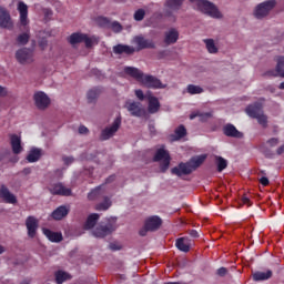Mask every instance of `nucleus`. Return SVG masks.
<instances>
[{"label": "nucleus", "mask_w": 284, "mask_h": 284, "mask_svg": "<svg viewBox=\"0 0 284 284\" xmlns=\"http://www.w3.org/2000/svg\"><path fill=\"white\" fill-rule=\"evenodd\" d=\"M135 97L139 99V101H145V94L143 93V90L139 89L135 90Z\"/></svg>", "instance_id": "obj_49"}, {"label": "nucleus", "mask_w": 284, "mask_h": 284, "mask_svg": "<svg viewBox=\"0 0 284 284\" xmlns=\"http://www.w3.org/2000/svg\"><path fill=\"white\" fill-rule=\"evenodd\" d=\"M179 41V31L174 28L164 33L165 45H174Z\"/></svg>", "instance_id": "obj_20"}, {"label": "nucleus", "mask_w": 284, "mask_h": 284, "mask_svg": "<svg viewBox=\"0 0 284 284\" xmlns=\"http://www.w3.org/2000/svg\"><path fill=\"white\" fill-rule=\"evenodd\" d=\"M105 194V191L101 189V186L95 187L88 194L89 201H97L98 199H101Z\"/></svg>", "instance_id": "obj_35"}, {"label": "nucleus", "mask_w": 284, "mask_h": 284, "mask_svg": "<svg viewBox=\"0 0 284 284\" xmlns=\"http://www.w3.org/2000/svg\"><path fill=\"white\" fill-rule=\"evenodd\" d=\"M185 0H166L165 6L173 12H179Z\"/></svg>", "instance_id": "obj_33"}, {"label": "nucleus", "mask_w": 284, "mask_h": 284, "mask_svg": "<svg viewBox=\"0 0 284 284\" xmlns=\"http://www.w3.org/2000/svg\"><path fill=\"white\" fill-rule=\"evenodd\" d=\"M114 54H128L131 55L134 52H136V49L134 47H130L128 44H118L113 47Z\"/></svg>", "instance_id": "obj_24"}, {"label": "nucleus", "mask_w": 284, "mask_h": 284, "mask_svg": "<svg viewBox=\"0 0 284 284\" xmlns=\"http://www.w3.org/2000/svg\"><path fill=\"white\" fill-rule=\"evenodd\" d=\"M276 61L277 64L275 71H268V74H271V77H282L284 79V57H277Z\"/></svg>", "instance_id": "obj_26"}, {"label": "nucleus", "mask_w": 284, "mask_h": 284, "mask_svg": "<svg viewBox=\"0 0 284 284\" xmlns=\"http://www.w3.org/2000/svg\"><path fill=\"white\" fill-rule=\"evenodd\" d=\"M21 174H23L24 176H28L29 174H32V169H30V168H24V169L21 171Z\"/></svg>", "instance_id": "obj_58"}, {"label": "nucleus", "mask_w": 284, "mask_h": 284, "mask_svg": "<svg viewBox=\"0 0 284 284\" xmlns=\"http://www.w3.org/2000/svg\"><path fill=\"white\" fill-rule=\"evenodd\" d=\"M63 162L65 165H70L71 163H74V158L65 156L63 158Z\"/></svg>", "instance_id": "obj_57"}, {"label": "nucleus", "mask_w": 284, "mask_h": 284, "mask_svg": "<svg viewBox=\"0 0 284 284\" xmlns=\"http://www.w3.org/2000/svg\"><path fill=\"white\" fill-rule=\"evenodd\" d=\"M148 99V112L149 114H156L159 110H161V102L159 101V98L149 94L146 95Z\"/></svg>", "instance_id": "obj_18"}, {"label": "nucleus", "mask_w": 284, "mask_h": 284, "mask_svg": "<svg viewBox=\"0 0 284 284\" xmlns=\"http://www.w3.org/2000/svg\"><path fill=\"white\" fill-rule=\"evenodd\" d=\"M276 154H278V156H281V154H284V144L277 148Z\"/></svg>", "instance_id": "obj_61"}, {"label": "nucleus", "mask_w": 284, "mask_h": 284, "mask_svg": "<svg viewBox=\"0 0 284 284\" xmlns=\"http://www.w3.org/2000/svg\"><path fill=\"white\" fill-rule=\"evenodd\" d=\"M99 219H101V215L99 213H92L87 217V221L84 222L83 229L84 230H94L97 226V223H99Z\"/></svg>", "instance_id": "obj_25"}, {"label": "nucleus", "mask_w": 284, "mask_h": 284, "mask_svg": "<svg viewBox=\"0 0 284 284\" xmlns=\"http://www.w3.org/2000/svg\"><path fill=\"white\" fill-rule=\"evenodd\" d=\"M29 41H30L29 33H22V34L18 36V38H17V43H19V45H28Z\"/></svg>", "instance_id": "obj_42"}, {"label": "nucleus", "mask_w": 284, "mask_h": 284, "mask_svg": "<svg viewBox=\"0 0 284 284\" xmlns=\"http://www.w3.org/2000/svg\"><path fill=\"white\" fill-rule=\"evenodd\" d=\"M67 214H70V209H67L65 206H59L52 212L51 216L54 221H61L62 219H65Z\"/></svg>", "instance_id": "obj_30"}, {"label": "nucleus", "mask_w": 284, "mask_h": 284, "mask_svg": "<svg viewBox=\"0 0 284 284\" xmlns=\"http://www.w3.org/2000/svg\"><path fill=\"white\" fill-rule=\"evenodd\" d=\"M68 278H70V275L63 271H58L55 273V282L58 284H63L65 283V281H68Z\"/></svg>", "instance_id": "obj_40"}, {"label": "nucleus", "mask_w": 284, "mask_h": 284, "mask_svg": "<svg viewBox=\"0 0 284 284\" xmlns=\"http://www.w3.org/2000/svg\"><path fill=\"white\" fill-rule=\"evenodd\" d=\"M109 247H110V250H112V252H116L122 248L121 244H118V243H111V244H109Z\"/></svg>", "instance_id": "obj_52"}, {"label": "nucleus", "mask_w": 284, "mask_h": 284, "mask_svg": "<svg viewBox=\"0 0 284 284\" xmlns=\"http://www.w3.org/2000/svg\"><path fill=\"white\" fill-rule=\"evenodd\" d=\"M6 94H8L6 89L3 87H0V97H6Z\"/></svg>", "instance_id": "obj_62"}, {"label": "nucleus", "mask_w": 284, "mask_h": 284, "mask_svg": "<svg viewBox=\"0 0 284 284\" xmlns=\"http://www.w3.org/2000/svg\"><path fill=\"white\" fill-rule=\"evenodd\" d=\"M33 101L38 110H48V108H50V97H48V94H45L43 91L36 92L33 94Z\"/></svg>", "instance_id": "obj_10"}, {"label": "nucleus", "mask_w": 284, "mask_h": 284, "mask_svg": "<svg viewBox=\"0 0 284 284\" xmlns=\"http://www.w3.org/2000/svg\"><path fill=\"white\" fill-rule=\"evenodd\" d=\"M199 114H200V112L192 113V114L190 115V119H191V120H194V119H196V116H199Z\"/></svg>", "instance_id": "obj_63"}, {"label": "nucleus", "mask_w": 284, "mask_h": 284, "mask_svg": "<svg viewBox=\"0 0 284 284\" xmlns=\"http://www.w3.org/2000/svg\"><path fill=\"white\" fill-rule=\"evenodd\" d=\"M133 43H135V45H138V52H140V50H154L156 48V44L154 43V41L150 40V39H145V37L143 36H135L133 38Z\"/></svg>", "instance_id": "obj_12"}, {"label": "nucleus", "mask_w": 284, "mask_h": 284, "mask_svg": "<svg viewBox=\"0 0 284 284\" xmlns=\"http://www.w3.org/2000/svg\"><path fill=\"white\" fill-rule=\"evenodd\" d=\"M193 3L194 8L206 14L207 17H212V19H223V13L219 10V7L211 2L210 0H190Z\"/></svg>", "instance_id": "obj_3"}, {"label": "nucleus", "mask_w": 284, "mask_h": 284, "mask_svg": "<svg viewBox=\"0 0 284 284\" xmlns=\"http://www.w3.org/2000/svg\"><path fill=\"white\" fill-rule=\"evenodd\" d=\"M255 119L257 120L258 124L262 125V128H267V115H265V113L257 115Z\"/></svg>", "instance_id": "obj_44"}, {"label": "nucleus", "mask_w": 284, "mask_h": 284, "mask_svg": "<svg viewBox=\"0 0 284 284\" xmlns=\"http://www.w3.org/2000/svg\"><path fill=\"white\" fill-rule=\"evenodd\" d=\"M124 73L132 77V79H135V81H139V83H142L144 88H150L152 90H163L168 88V85L163 84L159 78L154 75H145L143 71L134 67H125Z\"/></svg>", "instance_id": "obj_1"}, {"label": "nucleus", "mask_w": 284, "mask_h": 284, "mask_svg": "<svg viewBox=\"0 0 284 284\" xmlns=\"http://www.w3.org/2000/svg\"><path fill=\"white\" fill-rule=\"evenodd\" d=\"M83 39H85V33L75 32L69 37L68 41L71 45H77V43H83Z\"/></svg>", "instance_id": "obj_34"}, {"label": "nucleus", "mask_w": 284, "mask_h": 284, "mask_svg": "<svg viewBox=\"0 0 284 284\" xmlns=\"http://www.w3.org/2000/svg\"><path fill=\"white\" fill-rule=\"evenodd\" d=\"M43 156V150L38 149V148H32L29 151V154L27 155V161L29 163H37Z\"/></svg>", "instance_id": "obj_27"}, {"label": "nucleus", "mask_w": 284, "mask_h": 284, "mask_svg": "<svg viewBox=\"0 0 284 284\" xmlns=\"http://www.w3.org/2000/svg\"><path fill=\"white\" fill-rule=\"evenodd\" d=\"M112 181H114V175L109 176V178L105 180V183H112Z\"/></svg>", "instance_id": "obj_64"}, {"label": "nucleus", "mask_w": 284, "mask_h": 284, "mask_svg": "<svg viewBox=\"0 0 284 284\" xmlns=\"http://www.w3.org/2000/svg\"><path fill=\"white\" fill-rule=\"evenodd\" d=\"M38 45L41 50H45L48 48V40L45 38H42L39 42Z\"/></svg>", "instance_id": "obj_50"}, {"label": "nucleus", "mask_w": 284, "mask_h": 284, "mask_svg": "<svg viewBox=\"0 0 284 284\" xmlns=\"http://www.w3.org/2000/svg\"><path fill=\"white\" fill-rule=\"evenodd\" d=\"M216 274L217 276H225L227 274V268L225 267H220L217 271H216Z\"/></svg>", "instance_id": "obj_54"}, {"label": "nucleus", "mask_w": 284, "mask_h": 284, "mask_svg": "<svg viewBox=\"0 0 284 284\" xmlns=\"http://www.w3.org/2000/svg\"><path fill=\"white\" fill-rule=\"evenodd\" d=\"M245 112H246V114H248L251 116V119H256V118H258L260 115H262L264 113L263 112V104L255 103V104L248 105L245 109Z\"/></svg>", "instance_id": "obj_21"}, {"label": "nucleus", "mask_w": 284, "mask_h": 284, "mask_svg": "<svg viewBox=\"0 0 284 284\" xmlns=\"http://www.w3.org/2000/svg\"><path fill=\"white\" fill-rule=\"evenodd\" d=\"M274 8H276V0H266L255 7L253 14L255 19H265L266 17H270V13Z\"/></svg>", "instance_id": "obj_6"}, {"label": "nucleus", "mask_w": 284, "mask_h": 284, "mask_svg": "<svg viewBox=\"0 0 284 284\" xmlns=\"http://www.w3.org/2000/svg\"><path fill=\"white\" fill-rule=\"evenodd\" d=\"M43 234L51 241L52 243H61L63 241V235L59 232H53L50 229H43Z\"/></svg>", "instance_id": "obj_29"}, {"label": "nucleus", "mask_w": 284, "mask_h": 284, "mask_svg": "<svg viewBox=\"0 0 284 284\" xmlns=\"http://www.w3.org/2000/svg\"><path fill=\"white\" fill-rule=\"evenodd\" d=\"M119 224H116V217H109L105 222L99 223L95 229L92 231V235L95 239H105L110 236L113 232H116Z\"/></svg>", "instance_id": "obj_4"}, {"label": "nucleus", "mask_w": 284, "mask_h": 284, "mask_svg": "<svg viewBox=\"0 0 284 284\" xmlns=\"http://www.w3.org/2000/svg\"><path fill=\"white\" fill-rule=\"evenodd\" d=\"M83 43L85 44V48H88V49L94 48V45H99V38H97L94 36L89 37L88 34L84 33Z\"/></svg>", "instance_id": "obj_37"}, {"label": "nucleus", "mask_w": 284, "mask_h": 284, "mask_svg": "<svg viewBox=\"0 0 284 284\" xmlns=\"http://www.w3.org/2000/svg\"><path fill=\"white\" fill-rule=\"evenodd\" d=\"M207 155H200L192 158L189 162H181L178 166L171 169V174L175 176H187L192 174L197 168L205 163Z\"/></svg>", "instance_id": "obj_2"}, {"label": "nucleus", "mask_w": 284, "mask_h": 284, "mask_svg": "<svg viewBox=\"0 0 284 284\" xmlns=\"http://www.w3.org/2000/svg\"><path fill=\"white\" fill-rule=\"evenodd\" d=\"M0 199H2L4 203H10L11 205H16L17 203V195L12 194L6 184H1L0 186Z\"/></svg>", "instance_id": "obj_14"}, {"label": "nucleus", "mask_w": 284, "mask_h": 284, "mask_svg": "<svg viewBox=\"0 0 284 284\" xmlns=\"http://www.w3.org/2000/svg\"><path fill=\"white\" fill-rule=\"evenodd\" d=\"M199 119L202 123H205L212 119V112L201 113L199 114Z\"/></svg>", "instance_id": "obj_46"}, {"label": "nucleus", "mask_w": 284, "mask_h": 284, "mask_svg": "<svg viewBox=\"0 0 284 284\" xmlns=\"http://www.w3.org/2000/svg\"><path fill=\"white\" fill-rule=\"evenodd\" d=\"M223 135L231 139H243V132L236 130V126L232 123H227L222 129Z\"/></svg>", "instance_id": "obj_16"}, {"label": "nucleus", "mask_w": 284, "mask_h": 284, "mask_svg": "<svg viewBox=\"0 0 284 284\" xmlns=\"http://www.w3.org/2000/svg\"><path fill=\"white\" fill-rule=\"evenodd\" d=\"M110 207H112V200H110L108 196H104L103 202L98 203L94 210H97V212H106V210H110Z\"/></svg>", "instance_id": "obj_32"}, {"label": "nucleus", "mask_w": 284, "mask_h": 284, "mask_svg": "<svg viewBox=\"0 0 284 284\" xmlns=\"http://www.w3.org/2000/svg\"><path fill=\"white\" fill-rule=\"evenodd\" d=\"M26 227L28 230V236L34 239V236H37V230H39V220L32 215L28 216Z\"/></svg>", "instance_id": "obj_13"}, {"label": "nucleus", "mask_w": 284, "mask_h": 284, "mask_svg": "<svg viewBox=\"0 0 284 284\" xmlns=\"http://www.w3.org/2000/svg\"><path fill=\"white\" fill-rule=\"evenodd\" d=\"M204 43H205L206 49L210 52V54H216V52H219V48H216L214 40L206 39V40H204Z\"/></svg>", "instance_id": "obj_39"}, {"label": "nucleus", "mask_w": 284, "mask_h": 284, "mask_svg": "<svg viewBox=\"0 0 284 284\" xmlns=\"http://www.w3.org/2000/svg\"><path fill=\"white\" fill-rule=\"evenodd\" d=\"M109 28H111V30H113L116 33L123 30V26H121L119 21L110 22Z\"/></svg>", "instance_id": "obj_43"}, {"label": "nucleus", "mask_w": 284, "mask_h": 284, "mask_svg": "<svg viewBox=\"0 0 284 284\" xmlns=\"http://www.w3.org/2000/svg\"><path fill=\"white\" fill-rule=\"evenodd\" d=\"M175 247L180 250V252H190V247H192V240L189 237H179L175 242Z\"/></svg>", "instance_id": "obj_22"}, {"label": "nucleus", "mask_w": 284, "mask_h": 284, "mask_svg": "<svg viewBox=\"0 0 284 284\" xmlns=\"http://www.w3.org/2000/svg\"><path fill=\"white\" fill-rule=\"evenodd\" d=\"M215 164L217 165V172H223L227 168V160L222 156H215Z\"/></svg>", "instance_id": "obj_38"}, {"label": "nucleus", "mask_w": 284, "mask_h": 284, "mask_svg": "<svg viewBox=\"0 0 284 284\" xmlns=\"http://www.w3.org/2000/svg\"><path fill=\"white\" fill-rule=\"evenodd\" d=\"M10 145L13 154H21L23 152V146L21 145V136L19 135H10Z\"/></svg>", "instance_id": "obj_19"}, {"label": "nucleus", "mask_w": 284, "mask_h": 284, "mask_svg": "<svg viewBox=\"0 0 284 284\" xmlns=\"http://www.w3.org/2000/svg\"><path fill=\"white\" fill-rule=\"evenodd\" d=\"M134 19L135 21H143V19H145V10L139 9L138 11H135Z\"/></svg>", "instance_id": "obj_45"}, {"label": "nucleus", "mask_w": 284, "mask_h": 284, "mask_svg": "<svg viewBox=\"0 0 284 284\" xmlns=\"http://www.w3.org/2000/svg\"><path fill=\"white\" fill-rule=\"evenodd\" d=\"M272 278V271H267L266 273L265 272H255L253 273V281H267Z\"/></svg>", "instance_id": "obj_36"}, {"label": "nucleus", "mask_w": 284, "mask_h": 284, "mask_svg": "<svg viewBox=\"0 0 284 284\" xmlns=\"http://www.w3.org/2000/svg\"><path fill=\"white\" fill-rule=\"evenodd\" d=\"M0 28H7L8 30L12 28L10 12L3 7H0Z\"/></svg>", "instance_id": "obj_17"}, {"label": "nucleus", "mask_w": 284, "mask_h": 284, "mask_svg": "<svg viewBox=\"0 0 284 284\" xmlns=\"http://www.w3.org/2000/svg\"><path fill=\"white\" fill-rule=\"evenodd\" d=\"M16 60L20 65H28L34 61V51L30 48H21L16 51Z\"/></svg>", "instance_id": "obj_8"}, {"label": "nucleus", "mask_w": 284, "mask_h": 284, "mask_svg": "<svg viewBox=\"0 0 284 284\" xmlns=\"http://www.w3.org/2000/svg\"><path fill=\"white\" fill-rule=\"evenodd\" d=\"M242 203L244 205H247V207H252V202L250 201V197H247V196L242 197Z\"/></svg>", "instance_id": "obj_56"}, {"label": "nucleus", "mask_w": 284, "mask_h": 284, "mask_svg": "<svg viewBox=\"0 0 284 284\" xmlns=\"http://www.w3.org/2000/svg\"><path fill=\"white\" fill-rule=\"evenodd\" d=\"M260 183H261V185H263L264 187H267V185H270V180H268L267 178H265V176H262V178L260 179Z\"/></svg>", "instance_id": "obj_55"}, {"label": "nucleus", "mask_w": 284, "mask_h": 284, "mask_svg": "<svg viewBox=\"0 0 284 284\" xmlns=\"http://www.w3.org/2000/svg\"><path fill=\"white\" fill-rule=\"evenodd\" d=\"M49 192H51V194L54 196H72V190L65 187L61 183L53 184L51 187H49Z\"/></svg>", "instance_id": "obj_15"}, {"label": "nucleus", "mask_w": 284, "mask_h": 284, "mask_svg": "<svg viewBox=\"0 0 284 284\" xmlns=\"http://www.w3.org/2000/svg\"><path fill=\"white\" fill-rule=\"evenodd\" d=\"M163 224L161 217L153 215L145 220L144 227L139 231L140 236H148V232H156Z\"/></svg>", "instance_id": "obj_7"}, {"label": "nucleus", "mask_w": 284, "mask_h": 284, "mask_svg": "<svg viewBox=\"0 0 284 284\" xmlns=\"http://www.w3.org/2000/svg\"><path fill=\"white\" fill-rule=\"evenodd\" d=\"M263 154L266 159H273L274 158V152H272L270 149L264 150Z\"/></svg>", "instance_id": "obj_53"}, {"label": "nucleus", "mask_w": 284, "mask_h": 284, "mask_svg": "<svg viewBox=\"0 0 284 284\" xmlns=\"http://www.w3.org/2000/svg\"><path fill=\"white\" fill-rule=\"evenodd\" d=\"M266 143L270 145V148H276V145L280 143V140L278 138H271L266 141Z\"/></svg>", "instance_id": "obj_48"}, {"label": "nucleus", "mask_w": 284, "mask_h": 284, "mask_svg": "<svg viewBox=\"0 0 284 284\" xmlns=\"http://www.w3.org/2000/svg\"><path fill=\"white\" fill-rule=\"evenodd\" d=\"M98 23L99 26H102V28H110V19L105 18V17H99L98 18Z\"/></svg>", "instance_id": "obj_47"}, {"label": "nucleus", "mask_w": 284, "mask_h": 284, "mask_svg": "<svg viewBox=\"0 0 284 284\" xmlns=\"http://www.w3.org/2000/svg\"><path fill=\"white\" fill-rule=\"evenodd\" d=\"M78 132L79 134H90V130L85 125H80Z\"/></svg>", "instance_id": "obj_51"}, {"label": "nucleus", "mask_w": 284, "mask_h": 284, "mask_svg": "<svg viewBox=\"0 0 284 284\" xmlns=\"http://www.w3.org/2000/svg\"><path fill=\"white\" fill-rule=\"evenodd\" d=\"M171 161L172 158L170 156V152L165 150V145L158 149L153 156V162L160 163V172H162V174H165L166 170H170Z\"/></svg>", "instance_id": "obj_5"}, {"label": "nucleus", "mask_w": 284, "mask_h": 284, "mask_svg": "<svg viewBox=\"0 0 284 284\" xmlns=\"http://www.w3.org/2000/svg\"><path fill=\"white\" fill-rule=\"evenodd\" d=\"M189 234L192 239H199V232H196V230L189 231Z\"/></svg>", "instance_id": "obj_59"}, {"label": "nucleus", "mask_w": 284, "mask_h": 284, "mask_svg": "<svg viewBox=\"0 0 284 284\" xmlns=\"http://www.w3.org/2000/svg\"><path fill=\"white\" fill-rule=\"evenodd\" d=\"M124 108L130 112L131 116H145V109H143L141 102L126 101Z\"/></svg>", "instance_id": "obj_11"}, {"label": "nucleus", "mask_w": 284, "mask_h": 284, "mask_svg": "<svg viewBox=\"0 0 284 284\" xmlns=\"http://www.w3.org/2000/svg\"><path fill=\"white\" fill-rule=\"evenodd\" d=\"M18 12H20V23L21 26H28V4L23 1L18 3Z\"/></svg>", "instance_id": "obj_23"}, {"label": "nucleus", "mask_w": 284, "mask_h": 284, "mask_svg": "<svg viewBox=\"0 0 284 284\" xmlns=\"http://www.w3.org/2000/svg\"><path fill=\"white\" fill-rule=\"evenodd\" d=\"M101 92H102V90L99 87H95V88L89 90L87 93L88 102L97 103V99H99V97H101Z\"/></svg>", "instance_id": "obj_31"}, {"label": "nucleus", "mask_w": 284, "mask_h": 284, "mask_svg": "<svg viewBox=\"0 0 284 284\" xmlns=\"http://www.w3.org/2000/svg\"><path fill=\"white\" fill-rule=\"evenodd\" d=\"M119 128H121V118H116L111 126H106L104 130H102L100 141H109V139H112V136L119 132Z\"/></svg>", "instance_id": "obj_9"}, {"label": "nucleus", "mask_w": 284, "mask_h": 284, "mask_svg": "<svg viewBox=\"0 0 284 284\" xmlns=\"http://www.w3.org/2000/svg\"><path fill=\"white\" fill-rule=\"evenodd\" d=\"M187 136V129H185V125L181 124L179 125L174 133L170 135L171 141H181V139Z\"/></svg>", "instance_id": "obj_28"}, {"label": "nucleus", "mask_w": 284, "mask_h": 284, "mask_svg": "<svg viewBox=\"0 0 284 284\" xmlns=\"http://www.w3.org/2000/svg\"><path fill=\"white\" fill-rule=\"evenodd\" d=\"M165 57H168V51L163 50V51H160L158 53V58L159 59H165Z\"/></svg>", "instance_id": "obj_60"}, {"label": "nucleus", "mask_w": 284, "mask_h": 284, "mask_svg": "<svg viewBox=\"0 0 284 284\" xmlns=\"http://www.w3.org/2000/svg\"><path fill=\"white\" fill-rule=\"evenodd\" d=\"M186 92H189V94H202L203 88L194 84H189L186 88Z\"/></svg>", "instance_id": "obj_41"}]
</instances>
